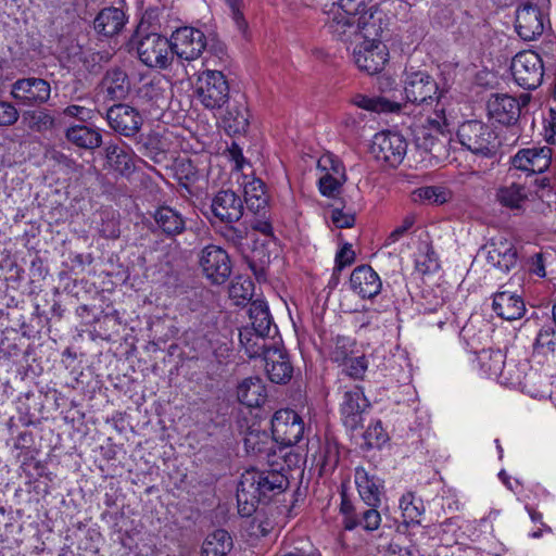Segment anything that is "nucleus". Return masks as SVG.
<instances>
[{
  "instance_id": "c9c22d12",
  "label": "nucleus",
  "mask_w": 556,
  "mask_h": 556,
  "mask_svg": "<svg viewBox=\"0 0 556 556\" xmlns=\"http://www.w3.org/2000/svg\"><path fill=\"white\" fill-rule=\"evenodd\" d=\"M232 548V539L224 529L208 533L201 547L202 556H227Z\"/></svg>"
},
{
  "instance_id": "b1692460",
  "label": "nucleus",
  "mask_w": 556,
  "mask_h": 556,
  "mask_svg": "<svg viewBox=\"0 0 556 556\" xmlns=\"http://www.w3.org/2000/svg\"><path fill=\"white\" fill-rule=\"evenodd\" d=\"M350 287L362 299L371 300L380 293L382 282L371 266L359 265L350 276Z\"/></svg>"
},
{
  "instance_id": "a878e982",
  "label": "nucleus",
  "mask_w": 556,
  "mask_h": 556,
  "mask_svg": "<svg viewBox=\"0 0 556 556\" xmlns=\"http://www.w3.org/2000/svg\"><path fill=\"white\" fill-rule=\"evenodd\" d=\"M493 311L506 320L520 319L526 313V305L521 296L508 292L498 291L493 296Z\"/></svg>"
},
{
  "instance_id": "37998d69",
  "label": "nucleus",
  "mask_w": 556,
  "mask_h": 556,
  "mask_svg": "<svg viewBox=\"0 0 556 556\" xmlns=\"http://www.w3.org/2000/svg\"><path fill=\"white\" fill-rule=\"evenodd\" d=\"M400 508L405 523H420V517L425 511V506L420 498L415 497L414 493L407 492L402 495Z\"/></svg>"
},
{
  "instance_id": "5fc2aeb1",
  "label": "nucleus",
  "mask_w": 556,
  "mask_h": 556,
  "mask_svg": "<svg viewBox=\"0 0 556 556\" xmlns=\"http://www.w3.org/2000/svg\"><path fill=\"white\" fill-rule=\"evenodd\" d=\"M342 365H344L343 371L345 375L353 379H363L368 368V362L365 356L349 357Z\"/></svg>"
},
{
  "instance_id": "774afa93",
  "label": "nucleus",
  "mask_w": 556,
  "mask_h": 556,
  "mask_svg": "<svg viewBox=\"0 0 556 556\" xmlns=\"http://www.w3.org/2000/svg\"><path fill=\"white\" fill-rule=\"evenodd\" d=\"M100 232L108 239H116L121 235L118 224L115 220L108 222L106 224L103 223Z\"/></svg>"
},
{
  "instance_id": "7ed1b4c3",
  "label": "nucleus",
  "mask_w": 556,
  "mask_h": 556,
  "mask_svg": "<svg viewBox=\"0 0 556 556\" xmlns=\"http://www.w3.org/2000/svg\"><path fill=\"white\" fill-rule=\"evenodd\" d=\"M434 106L435 117H427L422 123L416 124L413 128L414 143L417 149L431 153L439 157L444 150V130L447 126L445 108Z\"/></svg>"
},
{
  "instance_id": "c756f323",
  "label": "nucleus",
  "mask_w": 556,
  "mask_h": 556,
  "mask_svg": "<svg viewBox=\"0 0 556 556\" xmlns=\"http://www.w3.org/2000/svg\"><path fill=\"white\" fill-rule=\"evenodd\" d=\"M237 396L241 404L248 407H260L266 401V389L258 377L242 380L237 388Z\"/></svg>"
},
{
  "instance_id": "393cba45",
  "label": "nucleus",
  "mask_w": 556,
  "mask_h": 556,
  "mask_svg": "<svg viewBox=\"0 0 556 556\" xmlns=\"http://www.w3.org/2000/svg\"><path fill=\"white\" fill-rule=\"evenodd\" d=\"M486 262L503 273H508L518 263V251L513 242L505 238L492 240L485 245Z\"/></svg>"
},
{
  "instance_id": "603ef678",
  "label": "nucleus",
  "mask_w": 556,
  "mask_h": 556,
  "mask_svg": "<svg viewBox=\"0 0 556 556\" xmlns=\"http://www.w3.org/2000/svg\"><path fill=\"white\" fill-rule=\"evenodd\" d=\"M368 2L367 0H333L331 11H339L342 14L358 17L366 12Z\"/></svg>"
},
{
  "instance_id": "20e7f679",
  "label": "nucleus",
  "mask_w": 556,
  "mask_h": 556,
  "mask_svg": "<svg viewBox=\"0 0 556 556\" xmlns=\"http://www.w3.org/2000/svg\"><path fill=\"white\" fill-rule=\"evenodd\" d=\"M459 143L473 154L493 156L498 148L497 135L486 124L479 121H466L457 129Z\"/></svg>"
},
{
  "instance_id": "09e8293b",
  "label": "nucleus",
  "mask_w": 556,
  "mask_h": 556,
  "mask_svg": "<svg viewBox=\"0 0 556 556\" xmlns=\"http://www.w3.org/2000/svg\"><path fill=\"white\" fill-rule=\"evenodd\" d=\"M352 353V342L350 338L344 336H337L333 339V346L329 353L331 362L339 365L345 363Z\"/></svg>"
},
{
  "instance_id": "6e6d98bb",
  "label": "nucleus",
  "mask_w": 556,
  "mask_h": 556,
  "mask_svg": "<svg viewBox=\"0 0 556 556\" xmlns=\"http://www.w3.org/2000/svg\"><path fill=\"white\" fill-rule=\"evenodd\" d=\"M358 526L363 527L366 531L377 530L381 523L380 513L377 507H369L358 515Z\"/></svg>"
},
{
  "instance_id": "8fccbe9b",
  "label": "nucleus",
  "mask_w": 556,
  "mask_h": 556,
  "mask_svg": "<svg viewBox=\"0 0 556 556\" xmlns=\"http://www.w3.org/2000/svg\"><path fill=\"white\" fill-rule=\"evenodd\" d=\"M538 352H555L556 350V331L552 326H544L540 329L533 344Z\"/></svg>"
},
{
  "instance_id": "a18cd8bd",
  "label": "nucleus",
  "mask_w": 556,
  "mask_h": 556,
  "mask_svg": "<svg viewBox=\"0 0 556 556\" xmlns=\"http://www.w3.org/2000/svg\"><path fill=\"white\" fill-rule=\"evenodd\" d=\"M222 236L229 244H231L235 249L244 254L249 239V230L247 227H236L230 224L229 226H226L224 228V230L222 231Z\"/></svg>"
},
{
  "instance_id": "473e14b6",
  "label": "nucleus",
  "mask_w": 556,
  "mask_h": 556,
  "mask_svg": "<svg viewBox=\"0 0 556 556\" xmlns=\"http://www.w3.org/2000/svg\"><path fill=\"white\" fill-rule=\"evenodd\" d=\"M105 159L109 166L122 176H129L135 170L132 153L117 143L106 144Z\"/></svg>"
},
{
  "instance_id": "de8ad7c7",
  "label": "nucleus",
  "mask_w": 556,
  "mask_h": 556,
  "mask_svg": "<svg viewBox=\"0 0 556 556\" xmlns=\"http://www.w3.org/2000/svg\"><path fill=\"white\" fill-rule=\"evenodd\" d=\"M111 59L109 51H93L91 49L84 50L81 52L80 61L85 68L90 73H97L100 71L103 63H108Z\"/></svg>"
},
{
  "instance_id": "79ce46f5",
  "label": "nucleus",
  "mask_w": 556,
  "mask_h": 556,
  "mask_svg": "<svg viewBox=\"0 0 556 556\" xmlns=\"http://www.w3.org/2000/svg\"><path fill=\"white\" fill-rule=\"evenodd\" d=\"M226 128L233 134L245 132L249 127V111L242 103L228 108L224 115Z\"/></svg>"
},
{
  "instance_id": "423d86ee",
  "label": "nucleus",
  "mask_w": 556,
  "mask_h": 556,
  "mask_svg": "<svg viewBox=\"0 0 556 556\" xmlns=\"http://www.w3.org/2000/svg\"><path fill=\"white\" fill-rule=\"evenodd\" d=\"M371 408L361 386L345 387L340 403V414L344 427L351 432L364 428L366 417Z\"/></svg>"
},
{
  "instance_id": "0e129e2a",
  "label": "nucleus",
  "mask_w": 556,
  "mask_h": 556,
  "mask_svg": "<svg viewBox=\"0 0 556 556\" xmlns=\"http://www.w3.org/2000/svg\"><path fill=\"white\" fill-rule=\"evenodd\" d=\"M323 162L325 163L324 168L326 172H329L333 177L346 181L345 167L341 161L336 160L332 156H327L323 159Z\"/></svg>"
},
{
  "instance_id": "338daca9",
  "label": "nucleus",
  "mask_w": 556,
  "mask_h": 556,
  "mask_svg": "<svg viewBox=\"0 0 556 556\" xmlns=\"http://www.w3.org/2000/svg\"><path fill=\"white\" fill-rule=\"evenodd\" d=\"M230 160L235 163V168L241 170L245 164V159L242 153V149L236 142L228 148Z\"/></svg>"
},
{
  "instance_id": "2eb2a0df",
  "label": "nucleus",
  "mask_w": 556,
  "mask_h": 556,
  "mask_svg": "<svg viewBox=\"0 0 556 556\" xmlns=\"http://www.w3.org/2000/svg\"><path fill=\"white\" fill-rule=\"evenodd\" d=\"M530 98L529 93L521 94L518 99L504 93L492 94L486 103L489 115L500 124L515 125Z\"/></svg>"
},
{
  "instance_id": "ddd939ff",
  "label": "nucleus",
  "mask_w": 556,
  "mask_h": 556,
  "mask_svg": "<svg viewBox=\"0 0 556 556\" xmlns=\"http://www.w3.org/2000/svg\"><path fill=\"white\" fill-rule=\"evenodd\" d=\"M199 264L204 276L214 285L225 283L231 275L229 255L220 247L210 244L203 248Z\"/></svg>"
},
{
  "instance_id": "72a5a7b5",
  "label": "nucleus",
  "mask_w": 556,
  "mask_h": 556,
  "mask_svg": "<svg viewBox=\"0 0 556 556\" xmlns=\"http://www.w3.org/2000/svg\"><path fill=\"white\" fill-rule=\"evenodd\" d=\"M102 85L111 100H123L130 90L128 75L118 67L111 68L106 72Z\"/></svg>"
},
{
  "instance_id": "4468645a",
  "label": "nucleus",
  "mask_w": 556,
  "mask_h": 556,
  "mask_svg": "<svg viewBox=\"0 0 556 556\" xmlns=\"http://www.w3.org/2000/svg\"><path fill=\"white\" fill-rule=\"evenodd\" d=\"M10 94L21 105L39 106L49 101L51 86L39 77L18 78L12 84Z\"/></svg>"
},
{
  "instance_id": "6ab92c4d",
  "label": "nucleus",
  "mask_w": 556,
  "mask_h": 556,
  "mask_svg": "<svg viewBox=\"0 0 556 556\" xmlns=\"http://www.w3.org/2000/svg\"><path fill=\"white\" fill-rule=\"evenodd\" d=\"M545 16L540 7L533 3H525L516 11L515 28L518 36L531 41L538 39L544 31Z\"/></svg>"
},
{
  "instance_id": "2f4dec72",
  "label": "nucleus",
  "mask_w": 556,
  "mask_h": 556,
  "mask_svg": "<svg viewBox=\"0 0 556 556\" xmlns=\"http://www.w3.org/2000/svg\"><path fill=\"white\" fill-rule=\"evenodd\" d=\"M384 27L381 12H372L371 8L358 16L357 35H361L364 41L374 43L382 42Z\"/></svg>"
},
{
  "instance_id": "bf43d9fd",
  "label": "nucleus",
  "mask_w": 556,
  "mask_h": 556,
  "mask_svg": "<svg viewBox=\"0 0 556 556\" xmlns=\"http://www.w3.org/2000/svg\"><path fill=\"white\" fill-rule=\"evenodd\" d=\"M176 176L179 180L186 182H193L198 177V170L192 165L190 160H181L175 167Z\"/></svg>"
},
{
  "instance_id": "052dcab7",
  "label": "nucleus",
  "mask_w": 556,
  "mask_h": 556,
  "mask_svg": "<svg viewBox=\"0 0 556 556\" xmlns=\"http://www.w3.org/2000/svg\"><path fill=\"white\" fill-rule=\"evenodd\" d=\"M340 510L344 515L343 528L345 530L351 531L358 527V516L354 514L353 505L345 498L342 500Z\"/></svg>"
},
{
  "instance_id": "1a4fd4ad",
  "label": "nucleus",
  "mask_w": 556,
  "mask_h": 556,
  "mask_svg": "<svg viewBox=\"0 0 556 556\" xmlns=\"http://www.w3.org/2000/svg\"><path fill=\"white\" fill-rule=\"evenodd\" d=\"M174 55L181 61L198 60L208 45L205 34L195 27L182 26L170 35Z\"/></svg>"
},
{
  "instance_id": "4c0bfd02",
  "label": "nucleus",
  "mask_w": 556,
  "mask_h": 556,
  "mask_svg": "<svg viewBox=\"0 0 556 556\" xmlns=\"http://www.w3.org/2000/svg\"><path fill=\"white\" fill-rule=\"evenodd\" d=\"M249 268L252 270L255 279L258 282L267 280V269L270 264V254L266 248V243L257 244L254 240V248L249 255H245Z\"/></svg>"
},
{
  "instance_id": "cd10ccee",
  "label": "nucleus",
  "mask_w": 556,
  "mask_h": 556,
  "mask_svg": "<svg viewBox=\"0 0 556 556\" xmlns=\"http://www.w3.org/2000/svg\"><path fill=\"white\" fill-rule=\"evenodd\" d=\"M277 442L265 431H250L244 438V447L248 454L258 457L267 463L273 462Z\"/></svg>"
},
{
  "instance_id": "412c9836",
  "label": "nucleus",
  "mask_w": 556,
  "mask_h": 556,
  "mask_svg": "<svg viewBox=\"0 0 556 556\" xmlns=\"http://www.w3.org/2000/svg\"><path fill=\"white\" fill-rule=\"evenodd\" d=\"M355 484L361 498L369 507H379L383 493V480L372 469L357 466L354 473Z\"/></svg>"
},
{
  "instance_id": "f3484780",
  "label": "nucleus",
  "mask_w": 556,
  "mask_h": 556,
  "mask_svg": "<svg viewBox=\"0 0 556 556\" xmlns=\"http://www.w3.org/2000/svg\"><path fill=\"white\" fill-rule=\"evenodd\" d=\"M529 197L527 186L516 181H505L494 189V201L515 216L526 213Z\"/></svg>"
},
{
  "instance_id": "f03ea898",
  "label": "nucleus",
  "mask_w": 556,
  "mask_h": 556,
  "mask_svg": "<svg viewBox=\"0 0 556 556\" xmlns=\"http://www.w3.org/2000/svg\"><path fill=\"white\" fill-rule=\"evenodd\" d=\"M131 42L140 62L150 68L168 70L175 60L170 37L157 33H137Z\"/></svg>"
},
{
  "instance_id": "7c9ffc66",
  "label": "nucleus",
  "mask_w": 556,
  "mask_h": 556,
  "mask_svg": "<svg viewBox=\"0 0 556 556\" xmlns=\"http://www.w3.org/2000/svg\"><path fill=\"white\" fill-rule=\"evenodd\" d=\"M248 313L252 325L249 327L250 329H253L260 334H277L278 328L273 321V317L266 302L262 300L252 301Z\"/></svg>"
},
{
  "instance_id": "680f3d73",
  "label": "nucleus",
  "mask_w": 556,
  "mask_h": 556,
  "mask_svg": "<svg viewBox=\"0 0 556 556\" xmlns=\"http://www.w3.org/2000/svg\"><path fill=\"white\" fill-rule=\"evenodd\" d=\"M355 260V252L350 243H345L336 254V269L342 270Z\"/></svg>"
},
{
  "instance_id": "f257e3e1",
  "label": "nucleus",
  "mask_w": 556,
  "mask_h": 556,
  "mask_svg": "<svg viewBox=\"0 0 556 556\" xmlns=\"http://www.w3.org/2000/svg\"><path fill=\"white\" fill-rule=\"evenodd\" d=\"M288 486L289 480L280 470H245L237 486L239 514L242 517L252 516L261 502H269Z\"/></svg>"
},
{
  "instance_id": "aec40b11",
  "label": "nucleus",
  "mask_w": 556,
  "mask_h": 556,
  "mask_svg": "<svg viewBox=\"0 0 556 556\" xmlns=\"http://www.w3.org/2000/svg\"><path fill=\"white\" fill-rule=\"evenodd\" d=\"M211 213L220 223L235 224L243 215V201L232 190H220L212 199Z\"/></svg>"
},
{
  "instance_id": "9d476101",
  "label": "nucleus",
  "mask_w": 556,
  "mask_h": 556,
  "mask_svg": "<svg viewBox=\"0 0 556 556\" xmlns=\"http://www.w3.org/2000/svg\"><path fill=\"white\" fill-rule=\"evenodd\" d=\"M407 147V141L402 134L387 130L374 136L370 149L377 161L396 167L403 162Z\"/></svg>"
},
{
  "instance_id": "c03bdc74",
  "label": "nucleus",
  "mask_w": 556,
  "mask_h": 556,
  "mask_svg": "<svg viewBox=\"0 0 556 556\" xmlns=\"http://www.w3.org/2000/svg\"><path fill=\"white\" fill-rule=\"evenodd\" d=\"M23 118L27 127L34 131H46L54 126V118L47 111H26Z\"/></svg>"
},
{
  "instance_id": "13d9d810",
  "label": "nucleus",
  "mask_w": 556,
  "mask_h": 556,
  "mask_svg": "<svg viewBox=\"0 0 556 556\" xmlns=\"http://www.w3.org/2000/svg\"><path fill=\"white\" fill-rule=\"evenodd\" d=\"M416 222L415 214H407L401 222L399 226H396L388 236L387 243L392 244L397 242L406 232L414 226Z\"/></svg>"
},
{
  "instance_id": "bb28decb",
  "label": "nucleus",
  "mask_w": 556,
  "mask_h": 556,
  "mask_svg": "<svg viewBox=\"0 0 556 556\" xmlns=\"http://www.w3.org/2000/svg\"><path fill=\"white\" fill-rule=\"evenodd\" d=\"M239 340L245 354L250 358H264L267 350L271 349L273 345H276L279 341L275 339L274 334H260L249 327H244L240 330Z\"/></svg>"
},
{
  "instance_id": "a211bd4d",
  "label": "nucleus",
  "mask_w": 556,
  "mask_h": 556,
  "mask_svg": "<svg viewBox=\"0 0 556 556\" xmlns=\"http://www.w3.org/2000/svg\"><path fill=\"white\" fill-rule=\"evenodd\" d=\"M388 56L387 46L382 42L363 41L353 52L356 66L368 75L381 72L388 62Z\"/></svg>"
},
{
  "instance_id": "ea45409f",
  "label": "nucleus",
  "mask_w": 556,
  "mask_h": 556,
  "mask_svg": "<svg viewBox=\"0 0 556 556\" xmlns=\"http://www.w3.org/2000/svg\"><path fill=\"white\" fill-rule=\"evenodd\" d=\"M481 370L490 377H497L503 372L505 354L501 350L484 349L477 355Z\"/></svg>"
},
{
  "instance_id": "3c124183",
  "label": "nucleus",
  "mask_w": 556,
  "mask_h": 556,
  "mask_svg": "<svg viewBox=\"0 0 556 556\" xmlns=\"http://www.w3.org/2000/svg\"><path fill=\"white\" fill-rule=\"evenodd\" d=\"M363 439L367 450L380 447L387 440L381 421L377 420L374 425H369L363 433Z\"/></svg>"
},
{
  "instance_id": "9b49d317",
  "label": "nucleus",
  "mask_w": 556,
  "mask_h": 556,
  "mask_svg": "<svg viewBox=\"0 0 556 556\" xmlns=\"http://www.w3.org/2000/svg\"><path fill=\"white\" fill-rule=\"evenodd\" d=\"M304 421L292 409H280L271 418L273 439L282 446L298 444L304 435Z\"/></svg>"
},
{
  "instance_id": "f8f14e48",
  "label": "nucleus",
  "mask_w": 556,
  "mask_h": 556,
  "mask_svg": "<svg viewBox=\"0 0 556 556\" xmlns=\"http://www.w3.org/2000/svg\"><path fill=\"white\" fill-rule=\"evenodd\" d=\"M553 162V149L543 147L522 148L510 157V166L526 174V177L546 173Z\"/></svg>"
},
{
  "instance_id": "0eeeda50",
  "label": "nucleus",
  "mask_w": 556,
  "mask_h": 556,
  "mask_svg": "<svg viewBox=\"0 0 556 556\" xmlns=\"http://www.w3.org/2000/svg\"><path fill=\"white\" fill-rule=\"evenodd\" d=\"M515 83L523 89H536L543 80L544 67L541 56L531 50L517 53L510 63Z\"/></svg>"
},
{
  "instance_id": "49530a36",
  "label": "nucleus",
  "mask_w": 556,
  "mask_h": 556,
  "mask_svg": "<svg viewBox=\"0 0 556 556\" xmlns=\"http://www.w3.org/2000/svg\"><path fill=\"white\" fill-rule=\"evenodd\" d=\"M448 193L442 187L428 186L417 189L414 192V200H420L429 204H443L447 201Z\"/></svg>"
},
{
  "instance_id": "f704fd0d",
  "label": "nucleus",
  "mask_w": 556,
  "mask_h": 556,
  "mask_svg": "<svg viewBox=\"0 0 556 556\" xmlns=\"http://www.w3.org/2000/svg\"><path fill=\"white\" fill-rule=\"evenodd\" d=\"M332 17L327 23L329 31L341 41H349L357 36L358 17L342 14L339 11H331Z\"/></svg>"
},
{
  "instance_id": "69168bd1",
  "label": "nucleus",
  "mask_w": 556,
  "mask_h": 556,
  "mask_svg": "<svg viewBox=\"0 0 556 556\" xmlns=\"http://www.w3.org/2000/svg\"><path fill=\"white\" fill-rule=\"evenodd\" d=\"M63 114L68 117L78 118L81 122H86L92 118L93 111L81 105L72 104L63 110Z\"/></svg>"
},
{
  "instance_id": "5701e85b",
  "label": "nucleus",
  "mask_w": 556,
  "mask_h": 556,
  "mask_svg": "<svg viewBox=\"0 0 556 556\" xmlns=\"http://www.w3.org/2000/svg\"><path fill=\"white\" fill-rule=\"evenodd\" d=\"M152 232H161L166 238H175L186 230V218L176 208L168 205H161L152 213Z\"/></svg>"
},
{
  "instance_id": "58836bf2",
  "label": "nucleus",
  "mask_w": 556,
  "mask_h": 556,
  "mask_svg": "<svg viewBox=\"0 0 556 556\" xmlns=\"http://www.w3.org/2000/svg\"><path fill=\"white\" fill-rule=\"evenodd\" d=\"M244 201L248 208L255 214L265 213L268 205V195L265 184L261 179L253 178L244 185Z\"/></svg>"
},
{
  "instance_id": "4be33fe9",
  "label": "nucleus",
  "mask_w": 556,
  "mask_h": 556,
  "mask_svg": "<svg viewBox=\"0 0 556 556\" xmlns=\"http://www.w3.org/2000/svg\"><path fill=\"white\" fill-rule=\"evenodd\" d=\"M265 370L268 379L274 383H287L293 372V367L286 350L282 349L280 340L267 350L265 357Z\"/></svg>"
},
{
  "instance_id": "dca6fc26",
  "label": "nucleus",
  "mask_w": 556,
  "mask_h": 556,
  "mask_svg": "<svg viewBox=\"0 0 556 556\" xmlns=\"http://www.w3.org/2000/svg\"><path fill=\"white\" fill-rule=\"evenodd\" d=\"M105 117L111 129L127 138L135 137L143 124L141 114L135 108L123 103L112 105Z\"/></svg>"
},
{
  "instance_id": "39448f33",
  "label": "nucleus",
  "mask_w": 556,
  "mask_h": 556,
  "mask_svg": "<svg viewBox=\"0 0 556 556\" xmlns=\"http://www.w3.org/2000/svg\"><path fill=\"white\" fill-rule=\"evenodd\" d=\"M195 94L206 110H222L229 101V84L226 76L216 70L202 72L195 83Z\"/></svg>"
},
{
  "instance_id": "6e6552de",
  "label": "nucleus",
  "mask_w": 556,
  "mask_h": 556,
  "mask_svg": "<svg viewBox=\"0 0 556 556\" xmlns=\"http://www.w3.org/2000/svg\"><path fill=\"white\" fill-rule=\"evenodd\" d=\"M404 92L407 101L415 104L430 105L438 101L439 108L444 106L443 93L439 91L437 81L426 72L416 71L406 73Z\"/></svg>"
},
{
  "instance_id": "4d7b16f0",
  "label": "nucleus",
  "mask_w": 556,
  "mask_h": 556,
  "mask_svg": "<svg viewBox=\"0 0 556 556\" xmlns=\"http://www.w3.org/2000/svg\"><path fill=\"white\" fill-rule=\"evenodd\" d=\"M20 117L16 106L8 101H0V127L14 125Z\"/></svg>"
},
{
  "instance_id": "e433bc0d",
  "label": "nucleus",
  "mask_w": 556,
  "mask_h": 556,
  "mask_svg": "<svg viewBox=\"0 0 556 556\" xmlns=\"http://www.w3.org/2000/svg\"><path fill=\"white\" fill-rule=\"evenodd\" d=\"M65 136L70 142L83 149L93 150L102 144L100 131L85 125H75L67 128Z\"/></svg>"
},
{
  "instance_id": "c85d7f7f",
  "label": "nucleus",
  "mask_w": 556,
  "mask_h": 556,
  "mask_svg": "<svg viewBox=\"0 0 556 556\" xmlns=\"http://www.w3.org/2000/svg\"><path fill=\"white\" fill-rule=\"evenodd\" d=\"M126 23V15L123 10L109 7L102 9L93 21L96 31L105 37H112L121 33Z\"/></svg>"
},
{
  "instance_id": "864d4df0",
  "label": "nucleus",
  "mask_w": 556,
  "mask_h": 556,
  "mask_svg": "<svg viewBox=\"0 0 556 556\" xmlns=\"http://www.w3.org/2000/svg\"><path fill=\"white\" fill-rule=\"evenodd\" d=\"M345 180H341L326 172L318 180V189L324 197L337 198Z\"/></svg>"
},
{
  "instance_id": "a19ab883",
  "label": "nucleus",
  "mask_w": 556,
  "mask_h": 556,
  "mask_svg": "<svg viewBox=\"0 0 556 556\" xmlns=\"http://www.w3.org/2000/svg\"><path fill=\"white\" fill-rule=\"evenodd\" d=\"M356 106L377 113H389L400 111L401 105L386 97L356 94L353 99Z\"/></svg>"
},
{
  "instance_id": "e2e57ef3",
  "label": "nucleus",
  "mask_w": 556,
  "mask_h": 556,
  "mask_svg": "<svg viewBox=\"0 0 556 556\" xmlns=\"http://www.w3.org/2000/svg\"><path fill=\"white\" fill-rule=\"evenodd\" d=\"M330 217L338 228H351L355 224V215L344 213L341 208H333Z\"/></svg>"
}]
</instances>
